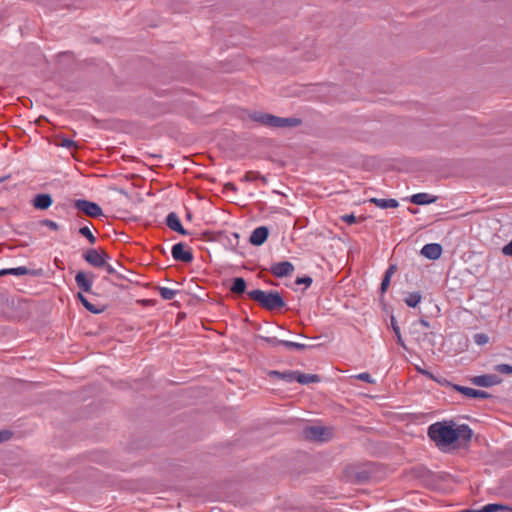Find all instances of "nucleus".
I'll list each match as a JSON object with an SVG mask.
<instances>
[{
    "instance_id": "1",
    "label": "nucleus",
    "mask_w": 512,
    "mask_h": 512,
    "mask_svg": "<svg viewBox=\"0 0 512 512\" xmlns=\"http://www.w3.org/2000/svg\"><path fill=\"white\" fill-rule=\"evenodd\" d=\"M472 435L468 425H457L454 421L436 422L428 428V436L441 450L449 449L459 439L469 441Z\"/></svg>"
},
{
    "instance_id": "2",
    "label": "nucleus",
    "mask_w": 512,
    "mask_h": 512,
    "mask_svg": "<svg viewBox=\"0 0 512 512\" xmlns=\"http://www.w3.org/2000/svg\"><path fill=\"white\" fill-rule=\"evenodd\" d=\"M248 296L268 310L280 309L285 306L282 296L277 291H263L256 289L249 291Z\"/></svg>"
},
{
    "instance_id": "3",
    "label": "nucleus",
    "mask_w": 512,
    "mask_h": 512,
    "mask_svg": "<svg viewBox=\"0 0 512 512\" xmlns=\"http://www.w3.org/2000/svg\"><path fill=\"white\" fill-rule=\"evenodd\" d=\"M251 118L262 125L273 128L293 127L300 124V120L296 118H281L265 113H254Z\"/></svg>"
},
{
    "instance_id": "4",
    "label": "nucleus",
    "mask_w": 512,
    "mask_h": 512,
    "mask_svg": "<svg viewBox=\"0 0 512 512\" xmlns=\"http://www.w3.org/2000/svg\"><path fill=\"white\" fill-rule=\"evenodd\" d=\"M303 436L307 440L324 442L332 436V433L324 426H309L304 428Z\"/></svg>"
},
{
    "instance_id": "5",
    "label": "nucleus",
    "mask_w": 512,
    "mask_h": 512,
    "mask_svg": "<svg viewBox=\"0 0 512 512\" xmlns=\"http://www.w3.org/2000/svg\"><path fill=\"white\" fill-rule=\"evenodd\" d=\"M74 206L90 217H98L103 214L101 207L97 203L88 200L78 199L75 201Z\"/></svg>"
},
{
    "instance_id": "6",
    "label": "nucleus",
    "mask_w": 512,
    "mask_h": 512,
    "mask_svg": "<svg viewBox=\"0 0 512 512\" xmlns=\"http://www.w3.org/2000/svg\"><path fill=\"white\" fill-rule=\"evenodd\" d=\"M83 257L90 265L94 267H102L105 265L108 255L104 251L89 249L84 253Z\"/></svg>"
},
{
    "instance_id": "7",
    "label": "nucleus",
    "mask_w": 512,
    "mask_h": 512,
    "mask_svg": "<svg viewBox=\"0 0 512 512\" xmlns=\"http://www.w3.org/2000/svg\"><path fill=\"white\" fill-rule=\"evenodd\" d=\"M171 254L176 261L189 263L193 260L191 250L181 242L172 247Z\"/></svg>"
},
{
    "instance_id": "8",
    "label": "nucleus",
    "mask_w": 512,
    "mask_h": 512,
    "mask_svg": "<svg viewBox=\"0 0 512 512\" xmlns=\"http://www.w3.org/2000/svg\"><path fill=\"white\" fill-rule=\"evenodd\" d=\"M471 383L479 387H491L501 383V378L494 374L479 375L471 378Z\"/></svg>"
},
{
    "instance_id": "9",
    "label": "nucleus",
    "mask_w": 512,
    "mask_h": 512,
    "mask_svg": "<svg viewBox=\"0 0 512 512\" xmlns=\"http://www.w3.org/2000/svg\"><path fill=\"white\" fill-rule=\"evenodd\" d=\"M449 385L456 390L457 392L461 393L467 398H481V399H487L489 397V394L483 390H477L470 387H465L457 384H450Z\"/></svg>"
},
{
    "instance_id": "10",
    "label": "nucleus",
    "mask_w": 512,
    "mask_h": 512,
    "mask_svg": "<svg viewBox=\"0 0 512 512\" xmlns=\"http://www.w3.org/2000/svg\"><path fill=\"white\" fill-rule=\"evenodd\" d=\"M294 266L289 261H282L272 264L271 272L278 278L289 276L293 273Z\"/></svg>"
},
{
    "instance_id": "11",
    "label": "nucleus",
    "mask_w": 512,
    "mask_h": 512,
    "mask_svg": "<svg viewBox=\"0 0 512 512\" xmlns=\"http://www.w3.org/2000/svg\"><path fill=\"white\" fill-rule=\"evenodd\" d=\"M166 225L169 229L180 235H188V231L183 227L179 216L175 212H171L167 215Z\"/></svg>"
},
{
    "instance_id": "12",
    "label": "nucleus",
    "mask_w": 512,
    "mask_h": 512,
    "mask_svg": "<svg viewBox=\"0 0 512 512\" xmlns=\"http://www.w3.org/2000/svg\"><path fill=\"white\" fill-rule=\"evenodd\" d=\"M421 255L430 260H437L442 255V246L439 243H429L422 247Z\"/></svg>"
},
{
    "instance_id": "13",
    "label": "nucleus",
    "mask_w": 512,
    "mask_h": 512,
    "mask_svg": "<svg viewBox=\"0 0 512 512\" xmlns=\"http://www.w3.org/2000/svg\"><path fill=\"white\" fill-rule=\"evenodd\" d=\"M268 234V229L265 226H260L252 231L250 243L255 246H260L267 240Z\"/></svg>"
},
{
    "instance_id": "14",
    "label": "nucleus",
    "mask_w": 512,
    "mask_h": 512,
    "mask_svg": "<svg viewBox=\"0 0 512 512\" xmlns=\"http://www.w3.org/2000/svg\"><path fill=\"white\" fill-rule=\"evenodd\" d=\"M77 286L84 292H90L92 288L93 278L87 273L79 271L75 276Z\"/></svg>"
},
{
    "instance_id": "15",
    "label": "nucleus",
    "mask_w": 512,
    "mask_h": 512,
    "mask_svg": "<svg viewBox=\"0 0 512 512\" xmlns=\"http://www.w3.org/2000/svg\"><path fill=\"white\" fill-rule=\"evenodd\" d=\"M52 197L49 194H38L33 200V206L39 210H46L52 205Z\"/></svg>"
},
{
    "instance_id": "16",
    "label": "nucleus",
    "mask_w": 512,
    "mask_h": 512,
    "mask_svg": "<svg viewBox=\"0 0 512 512\" xmlns=\"http://www.w3.org/2000/svg\"><path fill=\"white\" fill-rule=\"evenodd\" d=\"M436 200V196L428 193H417L411 196V202L416 205H427L434 203Z\"/></svg>"
},
{
    "instance_id": "17",
    "label": "nucleus",
    "mask_w": 512,
    "mask_h": 512,
    "mask_svg": "<svg viewBox=\"0 0 512 512\" xmlns=\"http://www.w3.org/2000/svg\"><path fill=\"white\" fill-rule=\"evenodd\" d=\"M482 512H512V506L500 503H489L482 507Z\"/></svg>"
},
{
    "instance_id": "18",
    "label": "nucleus",
    "mask_w": 512,
    "mask_h": 512,
    "mask_svg": "<svg viewBox=\"0 0 512 512\" xmlns=\"http://www.w3.org/2000/svg\"><path fill=\"white\" fill-rule=\"evenodd\" d=\"M370 201L381 209L397 208L399 205L396 199L372 198Z\"/></svg>"
},
{
    "instance_id": "19",
    "label": "nucleus",
    "mask_w": 512,
    "mask_h": 512,
    "mask_svg": "<svg viewBox=\"0 0 512 512\" xmlns=\"http://www.w3.org/2000/svg\"><path fill=\"white\" fill-rule=\"evenodd\" d=\"M296 382L300 384H309L314 382H319L320 379L316 374H303L296 371Z\"/></svg>"
},
{
    "instance_id": "20",
    "label": "nucleus",
    "mask_w": 512,
    "mask_h": 512,
    "mask_svg": "<svg viewBox=\"0 0 512 512\" xmlns=\"http://www.w3.org/2000/svg\"><path fill=\"white\" fill-rule=\"evenodd\" d=\"M246 290V282L242 277H237L233 280L230 291L235 294H242Z\"/></svg>"
},
{
    "instance_id": "21",
    "label": "nucleus",
    "mask_w": 512,
    "mask_h": 512,
    "mask_svg": "<svg viewBox=\"0 0 512 512\" xmlns=\"http://www.w3.org/2000/svg\"><path fill=\"white\" fill-rule=\"evenodd\" d=\"M78 299L82 303V305L91 313L99 314L103 312V308H97L94 304L90 303L88 299L82 294L78 293Z\"/></svg>"
},
{
    "instance_id": "22",
    "label": "nucleus",
    "mask_w": 512,
    "mask_h": 512,
    "mask_svg": "<svg viewBox=\"0 0 512 512\" xmlns=\"http://www.w3.org/2000/svg\"><path fill=\"white\" fill-rule=\"evenodd\" d=\"M421 299L422 295L420 292H412L406 296L405 303L407 306L415 308L421 302Z\"/></svg>"
},
{
    "instance_id": "23",
    "label": "nucleus",
    "mask_w": 512,
    "mask_h": 512,
    "mask_svg": "<svg viewBox=\"0 0 512 512\" xmlns=\"http://www.w3.org/2000/svg\"><path fill=\"white\" fill-rule=\"evenodd\" d=\"M391 326H392V329H393V331H394V333L396 335L398 344L401 345L403 348H406L405 343H404V341L402 339V336H401L400 328L397 325V322L395 321L394 318L391 319Z\"/></svg>"
},
{
    "instance_id": "24",
    "label": "nucleus",
    "mask_w": 512,
    "mask_h": 512,
    "mask_svg": "<svg viewBox=\"0 0 512 512\" xmlns=\"http://www.w3.org/2000/svg\"><path fill=\"white\" fill-rule=\"evenodd\" d=\"M281 345L285 346L288 349H297V350H304L307 348V346L303 343L283 340L281 341Z\"/></svg>"
},
{
    "instance_id": "25",
    "label": "nucleus",
    "mask_w": 512,
    "mask_h": 512,
    "mask_svg": "<svg viewBox=\"0 0 512 512\" xmlns=\"http://www.w3.org/2000/svg\"><path fill=\"white\" fill-rule=\"evenodd\" d=\"M5 272H6V275L12 274V275H16V276H22V275L28 274V269L24 266H20V267H16V268L5 269Z\"/></svg>"
},
{
    "instance_id": "26",
    "label": "nucleus",
    "mask_w": 512,
    "mask_h": 512,
    "mask_svg": "<svg viewBox=\"0 0 512 512\" xmlns=\"http://www.w3.org/2000/svg\"><path fill=\"white\" fill-rule=\"evenodd\" d=\"M79 233L81 235H83L84 237H86L91 244H94L96 242V238L94 237V235L92 234V232L90 231V229L88 227L80 228Z\"/></svg>"
},
{
    "instance_id": "27",
    "label": "nucleus",
    "mask_w": 512,
    "mask_h": 512,
    "mask_svg": "<svg viewBox=\"0 0 512 512\" xmlns=\"http://www.w3.org/2000/svg\"><path fill=\"white\" fill-rule=\"evenodd\" d=\"M177 292H178L177 290L162 287V299L171 300L175 297Z\"/></svg>"
},
{
    "instance_id": "28",
    "label": "nucleus",
    "mask_w": 512,
    "mask_h": 512,
    "mask_svg": "<svg viewBox=\"0 0 512 512\" xmlns=\"http://www.w3.org/2000/svg\"><path fill=\"white\" fill-rule=\"evenodd\" d=\"M495 370L502 374H512V366L509 364H499L495 366Z\"/></svg>"
},
{
    "instance_id": "29",
    "label": "nucleus",
    "mask_w": 512,
    "mask_h": 512,
    "mask_svg": "<svg viewBox=\"0 0 512 512\" xmlns=\"http://www.w3.org/2000/svg\"><path fill=\"white\" fill-rule=\"evenodd\" d=\"M474 340L478 345H484L488 342L489 338L484 333H478L474 336Z\"/></svg>"
},
{
    "instance_id": "30",
    "label": "nucleus",
    "mask_w": 512,
    "mask_h": 512,
    "mask_svg": "<svg viewBox=\"0 0 512 512\" xmlns=\"http://www.w3.org/2000/svg\"><path fill=\"white\" fill-rule=\"evenodd\" d=\"M260 339L262 341L266 342L267 344L271 345V346L281 345V341H282V340H278L275 337H263V336H261Z\"/></svg>"
},
{
    "instance_id": "31",
    "label": "nucleus",
    "mask_w": 512,
    "mask_h": 512,
    "mask_svg": "<svg viewBox=\"0 0 512 512\" xmlns=\"http://www.w3.org/2000/svg\"><path fill=\"white\" fill-rule=\"evenodd\" d=\"M41 224L52 229V230H55V231L59 229V225L55 221H52V220H48V219L43 220L41 222Z\"/></svg>"
},
{
    "instance_id": "32",
    "label": "nucleus",
    "mask_w": 512,
    "mask_h": 512,
    "mask_svg": "<svg viewBox=\"0 0 512 512\" xmlns=\"http://www.w3.org/2000/svg\"><path fill=\"white\" fill-rule=\"evenodd\" d=\"M356 378L359 379V380L368 382V383H373L374 382V380L371 378V375L369 373H367V372H363V373H360V374L356 375Z\"/></svg>"
},
{
    "instance_id": "33",
    "label": "nucleus",
    "mask_w": 512,
    "mask_h": 512,
    "mask_svg": "<svg viewBox=\"0 0 512 512\" xmlns=\"http://www.w3.org/2000/svg\"><path fill=\"white\" fill-rule=\"evenodd\" d=\"M296 372H288V373H282L281 379L287 381V382H293L296 380Z\"/></svg>"
},
{
    "instance_id": "34",
    "label": "nucleus",
    "mask_w": 512,
    "mask_h": 512,
    "mask_svg": "<svg viewBox=\"0 0 512 512\" xmlns=\"http://www.w3.org/2000/svg\"><path fill=\"white\" fill-rule=\"evenodd\" d=\"M12 433L8 430L0 431V443L7 441L11 438Z\"/></svg>"
},
{
    "instance_id": "35",
    "label": "nucleus",
    "mask_w": 512,
    "mask_h": 512,
    "mask_svg": "<svg viewBox=\"0 0 512 512\" xmlns=\"http://www.w3.org/2000/svg\"><path fill=\"white\" fill-rule=\"evenodd\" d=\"M312 283V279L310 277H301L296 279V284H305L306 287H309Z\"/></svg>"
},
{
    "instance_id": "36",
    "label": "nucleus",
    "mask_w": 512,
    "mask_h": 512,
    "mask_svg": "<svg viewBox=\"0 0 512 512\" xmlns=\"http://www.w3.org/2000/svg\"><path fill=\"white\" fill-rule=\"evenodd\" d=\"M105 267V270L108 274H112V275H118V271H117V268L111 264H106L103 266Z\"/></svg>"
},
{
    "instance_id": "37",
    "label": "nucleus",
    "mask_w": 512,
    "mask_h": 512,
    "mask_svg": "<svg viewBox=\"0 0 512 512\" xmlns=\"http://www.w3.org/2000/svg\"><path fill=\"white\" fill-rule=\"evenodd\" d=\"M502 252L506 256H512V240L502 248Z\"/></svg>"
},
{
    "instance_id": "38",
    "label": "nucleus",
    "mask_w": 512,
    "mask_h": 512,
    "mask_svg": "<svg viewBox=\"0 0 512 512\" xmlns=\"http://www.w3.org/2000/svg\"><path fill=\"white\" fill-rule=\"evenodd\" d=\"M343 221H345L346 223H349V224H353L356 222V217L354 214H348V215H344L342 217Z\"/></svg>"
},
{
    "instance_id": "39",
    "label": "nucleus",
    "mask_w": 512,
    "mask_h": 512,
    "mask_svg": "<svg viewBox=\"0 0 512 512\" xmlns=\"http://www.w3.org/2000/svg\"><path fill=\"white\" fill-rule=\"evenodd\" d=\"M390 284V278L384 277L381 282V292L384 293Z\"/></svg>"
},
{
    "instance_id": "40",
    "label": "nucleus",
    "mask_w": 512,
    "mask_h": 512,
    "mask_svg": "<svg viewBox=\"0 0 512 512\" xmlns=\"http://www.w3.org/2000/svg\"><path fill=\"white\" fill-rule=\"evenodd\" d=\"M417 371L427 377H429L430 379H433L434 381H437V379L427 370L425 369H422L421 367H416Z\"/></svg>"
},
{
    "instance_id": "41",
    "label": "nucleus",
    "mask_w": 512,
    "mask_h": 512,
    "mask_svg": "<svg viewBox=\"0 0 512 512\" xmlns=\"http://www.w3.org/2000/svg\"><path fill=\"white\" fill-rule=\"evenodd\" d=\"M63 147L71 148L75 146V142L73 140L64 139L61 144Z\"/></svg>"
},
{
    "instance_id": "42",
    "label": "nucleus",
    "mask_w": 512,
    "mask_h": 512,
    "mask_svg": "<svg viewBox=\"0 0 512 512\" xmlns=\"http://www.w3.org/2000/svg\"><path fill=\"white\" fill-rule=\"evenodd\" d=\"M393 271H394V267H390V268L386 271V273H385V276H384V277H388V278H390V279H391V276H392V274H393Z\"/></svg>"
},
{
    "instance_id": "43",
    "label": "nucleus",
    "mask_w": 512,
    "mask_h": 512,
    "mask_svg": "<svg viewBox=\"0 0 512 512\" xmlns=\"http://www.w3.org/2000/svg\"><path fill=\"white\" fill-rule=\"evenodd\" d=\"M269 375H270V376H272V377L280 378V377H281V375H282V373H281V372H278V371H271V372L269 373Z\"/></svg>"
},
{
    "instance_id": "44",
    "label": "nucleus",
    "mask_w": 512,
    "mask_h": 512,
    "mask_svg": "<svg viewBox=\"0 0 512 512\" xmlns=\"http://www.w3.org/2000/svg\"><path fill=\"white\" fill-rule=\"evenodd\" d=\"M420 324L425 327V328H429L430 327V324L428 321L424 320V319H421L420 320Z\"/></svg>"
},
{
    "instance_id": "45",
    "label": "nucleus",
    "mask_w": 512,
    "mask_h": 512,
    "mask_svg": "<svg viewBox=\"0 0 512 512\" xmlns=\"http://www.w3.org/2000/svg\"><path fill=\"white\" fill-rule=\"evenodd\" d=\"M10 176L7 175V176H3V177H0V183L4 182L5 180H7Z\"/></svg>"
},
{
    "instance_id": "46",
    "label": "nucleus",
    "mask_w": 512,
    "mask_h": 512,
    "mask_svg": "<svg viewBox=\"0 0 512 512\" xmlns=\"http://www.w3.org/2000/svg\"><path fill=\"white\" fill-rule=\"evenodd\" d=\"M6 275L5 269L0 270V276Z\"/></svg>"
}]
</instances>
